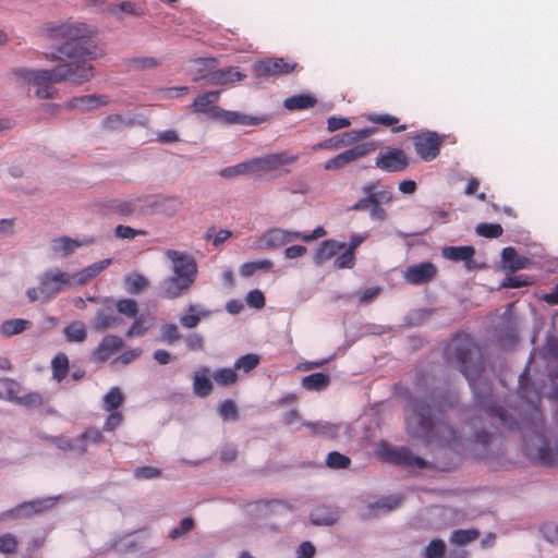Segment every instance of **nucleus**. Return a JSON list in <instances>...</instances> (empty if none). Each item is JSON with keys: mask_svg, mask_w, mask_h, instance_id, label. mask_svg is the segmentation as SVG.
Masks as SVG:
<instances>
[{"mask_svg": "<svg viewBox=\"0 0 558 558\" xmlns=\"http://www.w3.org/2000/svg\"><path fill=\"white\" fill-rule=\"evenodd\" d=\"M123 324L124 319L117 314L116 310L112 306H106L96 312L92 322V328L97 332H102L108 329L119 328Z\"/></svg>", "mask_w": 558, "mask_h": 558, "instance_id": "f3484780", "label": "nucleus"}, {"mask_svg": "<svg viewBox=\"0 0 558 558\" xmlns=\"http://www.w3.org/2000/svg\"><path fill=\"white\" fill-rule=\"evenodd\" d=\"M316 102L317 99L314 96L310 94H299L284 99L283 107L290 111L305 110L314 107Z\"/></svg>", "mask_w": 558, "mask_h": 558, "instance_id": "f704fd0d", "label": "nucleus"}, {"mask_svg": "<svg viewBox=\"0 0 558 558\" xmlns=\"http://www.w3.org/2000/svg\"><path fill=\"white\" fill-rule=\"evenodd\" d=\"M345 246L347 244L344 242H338L336 240H324L316 251L314 263L322 265L324 262L338 254V252L343 250Z\"/></svg>", "mask_w": 558, "mask_h": 558, "instance_id": "c756f323", "label": "nucleus"}, {"mask_svg": "<svg viewBox=\"0 0 558 558\" xmlns=\"http://www.w3.org/2000/svg\"><path fill=\"white\" fill-rule=\"evenodd\" d=\"M124 347L121 337L108 333L102 337L101 341L94 350L93 355L98 362H106L113 353L120 351Z\"/></svg>", "mask_w": 558, "mask_h": 558, "instance_id": "6ab92c4d", "label": "nucleus"}, {"mask_svg": "<svg viewBox=\"0 0 558 558\" xmlns=\"http://www.w3.org/2000/svg\"><path fill=\"white\" fill-rule=\"evenodd\" d=\"M179 326L174 323L165 324L160 328V340L167 344H173L182 339Z\"/></svg>", "mask_w": 558, "mask_h": 558, "instance_id": "09e8293b", "label": "nucleus"}, {"mask_svg": "<svg viewBox=\"0 0 558 558\" xmlns=\"http://www.w3.org/2000/svg\"><path fill=\"white\" fill-rule=\"evenodd\" d=\"M114 235L119 239L132 240L137 235H147V231L142 229H134L124 225H118L114 228Z\"/></svg>", "mask_w": 558, "mask_h": 558, "instance_id": "338daca9", "label": "nucleus"}, {"mask_svg": "<svg viewBox=\"0 0 558 558\" xmlns=\"http://www.w3.org/2000/svg\"><path fill=\"white\" fill-rule=\"evenodd\" d=\"M124 401V396L119 387H112L104 396V410L108 412L116 411Z\"/></svg>", "mask_w": 558, "mask_h": 558, "instance_id": "c03bdc74", "label": "nucleus"}, {"mask_svg": "<svg viewBox=\"0 0 558 558\" xmlns=\"http://www.w3.org/2000/svg\"><path fill=\"white\" fill-rule=\"evenodd\" d=\"M475 255V248L472 245L463 246H445L441 250V256L448 260L458 263L463 262L464 268L468 271L480 268V265L473 259Z\"/></svg>", "mask_w": 558, "mask_h": 558, "instance_id": "dca6fc26", "label": "nucleus"}, {"mask_svg": "<svg viewBox=\"0 0 558 558\" xmlns=\"http://www.w3.org/2000/svg\"><path fill=\"white\" fill-rule=\"evenodd\" d=\"M184 277L172 274V276L161 280L159 283L160 295L165 299H177L186 293L194 281Z\"/></svg>", "mask_w": 558, "mask_h": 558, "instance_id": "4468645a", "label": "nucleus"}, {"mask_svg": "<svg viewBox=\"0 0 558 558\" xmlns=\"http://www.w3.org/2000/svg\"><path fill=\"white\" fill-rule=\"evenodd\" d=\"M52 376L56 380L61 381L69 372V360L64 353L57 354L51 361Z\"/></svg>", "mask_w": 558, "mask_h": 558, "instance_id": "a18cd8bd", "label": "nucleus"}, {"mask_svg": "<svg viewBox=\"0 0 558 558\" xmlns=\"http://www.w3.org/2000/svg\"><path fill=\"white\" fill-rule=\"evenodd\" d=\"M65 340L70 343H82L87 338V331L85 325L81 320H74L70 323L63 329Z\"/></svg>", "mask_w": 558, "mask_h": 558, "instance_id": "e433bc0d", "label": "nucleus"}, {"mask_svg": "<svg viewBox=\"0 0 558 558\" xmlns=\"http://www.w3.org/2000/svg\"><path fill=\"white\" fill-rule=\"evenodd\" d=\"M181 340L184 341L185 348L189 351H204L205 349L204 337L198 332L183 335Z\"/></svg>", "mask_w": 558, "mask_h": 558, "instance_id": "680f3d73", "label": "nucleus"}, {"mask_svg": "<svg viewBox=\"0 0 558 558\" xmlns=\"http://www.w3.org/2000/svg\"><path fill=\"white\" fill-rule=\"evenodd\" d=\"M220 90H209L198 95L192 104L193 112L204 113L208 119L217 121L218 117H214L213 110L220 108L216 105L220 98Z\"/></svg>", "mask_w": 558, "mask_h": 558, "instance_id": "a211bd4d", "label": "nucleus"}, {"mask_svg": "<svg viewBox=\"0 0 558 558\" xmlns=\"http://www.w3.org/2000/svg\"><path fill=\"white\" fill-rule=\"evenodd\" d=\"M218 414L223 421H236L239 417L238 407L232 400L226 399L219 404Z\"/></svg>", "mask_w": 558, "mask_h": 558, "instance_id": "bf43d9fd", "label": "nucleus"}, {"mask_svg": "<svg viewBox=\"0 0 558 558\" xmlns=\"http://www.w3.org/2000/svg\"><path fill=\"white\" fill-rule=\"evenodd\" d=\"M377 149V144L374 141L360 143L350 149L342 151L327 160L324 165V169L327 171L342 169L345 166L367 156L368 154Z\"/></svg>", "mask_w": 558, "mask_h": 558, "instance_id": "39448f33", "label": "nucleus"}, {"mask_svg": "<svg viewBox=\"0 0 558 558\" xmlns=\"http://www.w3.org/2000/svg\"><path fill=\"white\" fill-rule=\"evenodd\" d=\"M59 498L60 496H52L21 502L20 505L29 506L21 511V519L31 518L34 514L41 513L44 510L52 508Z\"/></svg>", "mask_w": 558, "mask_h": 558, "instance_id": "2f4dec72", "label": "nucleus"}, {"mask_svg": "<svg viewBox=\"0 0 558 558\" xmlns=\"http://www.w3.org/2000/svg\"><path fill=\"white\" fill-rule=\"evenodd\" d=\"M132 119L122 114H110L106 117L101 125L105 130L120 131L132 123Z\"/></svg>", "mask_w": 558, "mask_h": 558, "instance_id": "de8ad7c7", "label": "nucleus"}, {"mask_svg": "<svg viewBox=\"0 0 558 558\" xmlns=\"http://www.w3.org/2000/svg\"><path fill=\"white\" fill-rule=\"evenodd\" d=\"M478 536V532L476 530H454L450 535V543L463 546L469 544L470 542L476 539Z\"/></svg>", "mask_w": 558, "mask_h": 558, "instance_id": "6e6d98bb", "label": "nucleus"}, {"mask_svg": "<svg viewBox=\"0 0 558 558\" xmlns=\"http://www.w3.org/2000/svg\"><path fill=\"white\" fill-rule=\"evenodd\" d=\"M403 498L400 495H389L368 502L366 505L367 513L365 517L375 518L383 513L391 512L400 507Z\"/></svg>", "mask_w": 558, "mask_h": 558, "instance_id": "aec40b11", "label": "nucleus"}, {"mask_svg": "<svg viewBox=\"0 0 558 558\" xmlns=\"http://www.w3.org/2000/svg\"><path fill=\"white\" fill-rule=\"evenodd\" d=\"M386 459L396 464L405 468L415 466L420 470L426 469L428 463L421 457L415 456L410 449L405 447L401 448H388L386 450Z\"/></svg>", "mask_w": 558, "mask_h": 558, "instance_id": "ddd939ff", "label": "nucleus"}, {"mask_svg": "<svg viewBox=\"0 0 558 558\" xmlns=\"http://www.w3.org/2000/svg\"><path fill=\"white\" fill-rule=\"evenodd\" d=\"M325 463L331 470H343L351 465V459L338 451H331L327 454Z\"/></svg>", "mask_w": 558, "mask_h": 558, "instance_id": "3c124183", "label": "nucleus"}, {"mask_svg": "<svg viewBox=\"0 0 558 558\" xmlns=\"http://www.w3.org/2000/svg\"><path fill=\"white\" fill-rule=\"evenodd\" d=\"M373 198L374 208L371 210V219L375 221H383L387 217L386 210L381 207L383 204H388L392 201V194L388 190L376 191Z\"/></svg>", "mask_w": 558, "mask_h": 558, "instance_id": "7c9ffc66", "label": "nucleus"}, {"mask_svg": "<svg viewBox=\"0 0 558 558\" xmlns=\"http://www.w3.org/2000/svg\"><path fill=\"white\" fill-rule=\"evenodd\" d=\"M32 322L23 318H13L4 320L0 326V333L3 337H12L22 333L32 327Z\"/></svg>", "mask_w": 558, "mask_h": 558, "instance_id": "c9c22d12", "label": "nucleus"}, {"mask_svg": "<svg viewBox=\"0 0 558 558\" xmlns=\"http://www.w3.org/2000/svg\"><path fill=\"white\" fill-rule=\"evenodd\" d=\"M296 63H288L283 58H269L254 63V73L259 77L288 74L293 71Z\"/></svg>", "mask_w": 558, "mask_h": 558, "instance_id": "9b49d317", "label": "nucleus"}, {"mask_svg": "<svg viewBox=\"0 0 558 558\" xmlns=\"http://www.w3.org/2000/svg\"><path fill=\"white\" fill-rule=\"evenodd\" d=\"M214 117H218L217 121H220L228 125H258L267 121L266 114L260 117H253L245 114L240 111H230L223 108H216L213 110Z\"/></svg>", "mask_w": 558, "mask_h": 558, "instance_id": "2eb2a0df", "label": "nucleus"}, {"mask_svg": "<svg viewBox=\"0 0 558 558\" xmlns=\"http://www.w3.org/2000/svg\"><path fill=\"white\" fill-rule=\"evenodd\" d=\"M436 274L437 268L433 263L422 262L407 267L403 278L412 286H421L433 280Z\"/></svg>", "mask_w": 558, "mask_h": 558, "instance_id": "f8f14e48", "label": "nucleus"}, {"mask_svg": "<svg viewBox=\"0 0 558 558\" xmlns=\"http://www.w3.org/2000/svg\"><path fill=\"white\" fill-rule=\"evenodd\" d=\"M56 36L63 39L61 44L51 45L46 59L60 62L52 69L33 70L16 68L15 77L37 87L36 96L41 99L53 98L49 86L62 82L75 85L89 82L94 77V68L88 63L104 53L88 36L85 24H64L56 31Z\"/></svg>", "mask_w": 558, "mask_h": 558, "instance_id": "f03ea898", "label": "nucleus"}, {"mask_svg": "<svg viewBox=\"0 0 558 558\" xmlns=\"http://www.w3.org/2000/svg\"><path fill=\"white\" fill-rule=\"evenodd\" d=\"M444 355L466 378L480 411L507 430H520L523 454L532 464L558 465V438L551 441L539 410L541 396L530 380L527 368L519 376V408H504L493 402L492 384L482 376L484 363L480 349L469 335H456L445 348Z\"/></svg>", "mask_w": 558, "mask_h": 558, "instance_id": "f257e3e1", "label": "nucleus"}, {"mask_svg": "<svg viewBox=\"0 0 558 558\" xmlns=\"http://www.w3.org/2000/svg\"><path fill=\"white\" fill-rule=\"evenodd\" d=\"M409 165L408 157L400 148H388L379 153L375 166L385 172H400Z\"/></svg>", "mask_w": 558, "mask_h": 558, "instance_id": "9d476101", "label": "nucleus"}, {"mask_svg": "<svg viewBox=\"0 0 558 558\" xmlns=\"http://www.w3.org/2000/svg\"><path fill=\"white\" fill-rule=\"evenodd\" d=\"M210 369L207 366H202L193 376V392L199 398H205L210 395L213 390V383L209 378Z\"/></svg>", "mask_w": 558, "mask_h": 558, "instance_id": "cd10ccee", "label": "nucleus"}, {"mask_svg": "<svg viewBox=\"0 0 558 558\" xmlns=\"http://www.w3.org/2000/svg\"><path fill=\"white\" fill-rule=\"evenodd\" d=\"M112 264V258H106L96 263H93L92 265L85 267L84 269L75 272L70 274V277H72V284L75 283L77 286H84L88 283L92 279H94L96 276H98L104 269L109 267Z\"/></svg>", "mask_w": 558, "mask_h": 558, "instance_id": "393cba45", "label": "nucleus"}, {"mask_svg": "<svg viewBox=\"0 0 558 558\" xmlns=\"http://www.w3.org/2000/svg\"><path fill=\"white\" fill-rule=\"evenodd\" d=\"M194 527V520L190 517L187 518H184L180 521L179 525L174 529H172L170 532H169V537L171 539H178L182 536H184L185 534H187L189 532H191Z\"/></svg>", "mask_w": 558, "mask_h": 558, "instance_id": "e2e57ef3", "label": "nucleus"}, {"mask_svg": "<svg viewBox=\"0 0 558 558\" xmlns=\"http://www.w3.org/2000/svg\"><path fill=\"white\" fill-rule=\"evenodd\" d=\"M133 323L125 332L126 338L143 337L151 327L144 314H138L132 318Z\"/></svg>", "mask_w": 558, "mask_h": 558, "instance_id": "37998d69", "label": "nucleus"}, {"mask_svg": "<svg viewBox=\"0 0 558 558\" xmlns=\"http://www.w3.org/2000/svg\"><path fill=\"white\" fill-rule=\"evenodd\" d=\"M14 403L34 409L43 404V397L39 392H29L23 397L17 396Z\"/></svg>", "mask_w": 558, "mask_h": 558, "instance_id": "69168bd1", "label": "nucleus"}, {"mask_svg": "<svg viewBox=\"0 0 558 558\" xmlns=\"http://www.w3.org/2000/svg\"><path fill=\"white\" fill-rule=\"evenodd\" d=\"M166 256L172 263V272L177 276L193 279L195 282L197 275V264L193 256L175 250H167Z\"/></svg>", "mask_w": 558, "mask_h": 558, "instance_id": "6e6552de", "label": "nucleus"}, {"mask_svg": "<svg viewBox=\"0 0 558 558\" xmlns=\"http://www.w3.org/2000/svg\"><path fill=\"white\" fill-rule=\"evenodd\" d=\"M72 286L70 274L53 267L38 276V287L28 288L26 296L29 303L41 301L49 302L61 293L66 287Z\"/></svg>", "mask_w": 558, "mask_h": 558, "instance_id": "20e7f679", "label": "nucleus"}, {"mask_svg": "<svg viewBox=\"0 0 558 558\" xmlns=\"http://www.w3.org/2000/svg\"><path fill=\"white\" fill-rule=\"evenodd\" d=\"M446 545L442 539L435 538L429 542L425 548V558H442L445 555Z\"/></svg>", "mask_w": 558, "mask_h": 558, "instance_id": "0e129e2a", "label": "nucleus"}, {"mask_svg": "<svg viewBox=\"0 0 558 558\" xmlns=\"http://www.w3.org/2000/svg\"><path fill=\"white\" fill-rule=\"evenodd\" d=\"M95 242L93 238H85L83 241L70 236H61L52 241L51 250L61 257L70 256L77 247L87 246Z\"/></svg>", "mask_w": 558, "mask_h": 558, "instance_id": "5701e85b", "label": "nucleus"}, {"mask_svg": "<svg viewBox=\"0 0 558 558\" xmlns=\"http://www.w3.org/2000/svg\"><path fill=\"white\" fill-rule=\"evenodd\" d=\"M148 286V279L136 271L130 272L124 277V288L130 294H140Z\"/></svg>", "mask_w": 558, "mask_h": 558, "instance_id": "4c0bfd02", "label": "nucleus"}, {"mask_svg": "<svg viewBox=\"0 0 558 558\" xmlns=\"http://www.w3.org/2000/svg\"><path fill=\"white\" fill-rule=\"evenodd\" d=\"M433 405L424 398L411 397L409 399L410 413L405 417L407 430L425 444H436L440 447H449L453 450L472 449L486 453L493 433L488 430L483 414L476 411L465 420L464 432L461 436L457 429L447 422L434 417V408L442 413L446 409L454 408L457 398L454 395L433 391L430 395Z\"/></svg>", "mask_w": 558, "mask_h": 558, "instance_id": "7ed1b4c3", "label": "nucleus"}, {"mask_svg": "<svg viewBox=\"0 0 558 558\" xmlns=\"http://www.w3.org/2000/svg\"><path fill=\"white\" fill-rule=\"evenodd\" d=\"M413 146L417 156L424 161L436 159L442 145V136L434 131H425L413 136Z\"/></svg>", "mask_w": 558, "mask_h": 558, "instance_id": "423d86ee", "label": "nucleus"}, {"mask_svg": "<svg viewBox=\"0 0 558 558\" xmlns=\"http://www.w3.org/2000/svg\"><path fill=\"white\" fill-rule=\"evenodd\" d=\"M114 310L118 315L133 318L138 315L137 302L133 299H120L114 304Z\"/></svg>", "mask_w": 558, "mask_h": 558, "instance_id": "49530a36", "label": "nucleus"}, {"mask_svg": "<svg viewBox=\"0 0 558 558\" xmlns=\"http://www.w3.org/2000/svg\"><path fill=\"white\" fill-rule=\"evenodd\" d=\"M330 384V376L325 373H314L302 378V387L310 391H322Z\"/></svg>", "mask_w": 558, "mask_h": 558, "instance_id": "58836bf2", "label": "nucleus"}, {"mask_svg": "<svg viewBox=\"0 0 558 558\" xmlns=\"http://www.w3.org/2000/svg\"><path fill=\"white\" fill-rule=\"evenodd\" d=\"M300 238L301 232L299 231L271 228L257 239L256 247L263 250H275Z\"/></svg>", "mask_w": 558, "mask_h": 558, "instance_id": "0eeeda50", "label": "nucleus"}, {"mask_svg": "<svg viewBox=\"0 0 558 558\" xmlns=\"http://www.w3.org/2000/svg\"><path fill=\"white\" fill-rule=\"evenodd\" d=\"M218 174L225 179H230L239 175L255 174L253 160L251 158L234 166L226 167L221 169L218 172Z\"/></svg>", "mask_w": 558, "mask_h": 558, "instance_id": "ea45409f", "label": "nucleus"}, {"mask_svg": "<svg viewBox=\"0 0 558 558\" xmlns=\"http://www.w3.org/2000/svg\"><path fill=\"white\" fill-rule=\"evenodd\" d=\"M478 235L489 239L498 238L502 234L504 229L499 223H478L475 228Z\"/></svg>", "mask_w": 558, "mask_h": 558, "instance_id": "052dcab7", "label": "nucleus"}, {"mask_svg": "<svg viewBox=\"0 0 558 558\" xmlns=\"http://www.w3.org/2000/svg\"><path fill=\"white\" fill-rule=\"evenodd\" d=\"M501 262L504 268H508L512 271L521 270L526 268L529 259L523 256H519L515 248L507 246L501 252Z\"/></svg>", "mask_w": 558, "mask_h": 558, "instance_id": "473e14b6", "label": "nucleus"}, {"mask_svg": "<svg viewBox=\"0 0 558 558\" xmlns=\"http://www.w3.org/2000/svg\"><path fill=\"white\" fill-rule=\"evenodd\" d=\"M214 380L221 386L228 387L232 386L238 380V374L235 373L234 367L229 368H219L213 373Z\"/></svg>", "mask_w": 558, "mask_h": 558, "instance_id": "8fccbe9b", "label": "nucleus"}, {"mask_svg": "<svg viewBox=\"0 0 558 558\" xmlns=\"http://www.w3.org/2000/svg\"><path fill=\"white\" fill-rule=\"evenodd\" d=\"M17 538L12 533H5L0 535V553L13 554L17 548Z\"/></svg>", "mask_w": 558, "mask_h": 558, "instance_id": "774afa93", "label": "nucleus"}, {"mask_svg": "<svg viewBox=\"0 0 558 558\" xmlns=\"http://www.w3.org/2000/svg\"><path fill=\"white\" fill-rule=\"evenodd\" d=\"M108 210L121 217H128L135 213V201L111 199L108 202Z\"/></svg>", "mask_w": 558, "mask_h": 558, "instance_id": "79ce46f5", "label": "nucleus"}, {"mask_svg": "<svg viewBox=\"0 0 558 558\" xmlns=\"http://www.w3.org/2000/svg\"><path fill=\"white\" fill-rule=\"evenodd\" d=\"M259 356L254 353H247L241 357H239L234 362L235 371H243L244 373H248L254 369L259 364Z\"/></svg>", "mask_w": 558, "mask_h": 558, "instance_id": "13d9d810", "label": "nucleus"}, {"mask_svg": "<svg viewBox=\"0 0 558 558\" xmlns=\"http://www.w3.org/2000/svg\"><path fill=\"white\" fill-rule=\"evenodd\" d=\"M246 75L236 70V68L228 66L225 69H214V71L206 76V84L215 86H223L243 81Z\"/></svg>", "mask_w": 558, "mask_h": 558, "instance_id": "412c9836", "label": "nucleus"}, {"mask_svg": "<svg viewBox=\"0 0 558 558\" xmlns=\"http://www.w3.org/2000/svg\"><path fill=\"white\" fill-rule=\"evenodd\" d=\"M339 515L336 509L326 506L314 508L310 514V521L313 525L329 526L337 522Z\"/></svg>", "mask_w": 558, "mask_h": 558, "instance_id": "c85d7f7f", "label": "nucleus"}, {"mask_svg": "<svg viewBox=\"0 0 558 558\" xmlns=\"http://www.w3.org/2000/svg\"><path fill=\"white\" fill-rule=\"evenodd\" d=\"M303 426H306L312 436L322 437L325 439H335L339 435L340 425L325 422V421H317V422H310L304 421L302 422Z\"/></svg>", "mask_w": 558, "mask_h": 558, "instance_id": "bb28decb", "label": "nucleus"}, {"mask_svg": "<svg viewBox=\"0 0 558 558\" xmlns=\"http://www.w3.org/2000/svg\"><path fill=\"white\" fill-rule=\"evenodd\" d=\"M161 64V61L154 57H135L129 60L128 66L130 70H146L154 69Z\"/></svg>", "mask_w": 558, "mask_h": 558, "instance_id": "864d4df0", "label": "nucleus"}, {"mask_svg": "<svg viewBox=\"0 0 558 558\" xmlns=\"http://www.w3.org/2000/svg\"><path fill=\"white\" fill-rule=\"evenodd\" d=\"M217 66L218 60L216 58L203 57L191 60L187 71L190 75H192V81H204L206 83V76L210 74Z\"/></svg>", "mask_w": 558, "mask_h": 558, "instance_id": "4be33fe9", "label": "nucleus"}, {"mask_svg": "<svg viewBox=\"0 0 558 558\" xmlns=\"http://www.w3.org/2000/svg\"><path fill=\"white\" fill-rule=\"evenodd\" d=\"M52 442L63 451H74L80 454H83L81 445L78 444L77 437L69 438L65 436H53L51 438Z\"/></svg>", "mask_w": 558, "mask_h": 558, "instance_id": "5fc2aeb1", "label": "nucleus"}, {"mask_svg": "<svg viewBox=\"0 0 558 558\" xmlns=\"http://www.w3.org/2000/svg\"><path fill=\"white\" fill-rule=\"evenodd\" d=\"M107 104L106 96L86 95L74 97L68 102L70 108H78L82 110H92Z\"/></svg>", "mask_w": 558, "mask_h": 558, "instance_id": "72a5a7b5", "label": "nucleus"}, {"mask_svg": "<svg viewBox=\"0 0 558 558\" xmlns=\"http://www.w3.org/2000/svg\"><path fill=\"white\" fill-rule=\"evenodd\" d=\"M21 391V385L12 378H0V399L15 402V399Z\"/></svg>", "mask_w": 558, "mask_h": 558, "instance_id": "a19ab883", "label": "nucleus"}, {"mask_svg": "<svg viewBox=\"0 0 558 558\" xmlns=\"http://www.w3.org/2000/svg\"><path fill=\"white\" fill-rule=\"evenodd\" d=\"M298 159V155L284 151L252 158L255 173L275 171L282 166L294 163Z\"/></svg>", "mask_w": 558, "mask_h": 558, "instance_id": "1a4fd4ad", "label": "nucleus"}, {"mask_svg": "<svg viewBox=\"0 0 558 558\" xmlns=\"http://www.w3.org/2000/svg\"><path fill=\"white\" fill-rule=\"evenodd\" d=\"M272 267V262L269 259H262L256 262L244 263L240 267V275L242 277H251L258 270H269Z\"/></svg>", "mask_w": 558, "mask_h": 558, "instance_id": "603ef678", "label": "nucleus"}, {"mask_svg": "<svg viewBox=\"0 0 558 558\" xmlns=\"http://www.w3.org/2000/svg\"><path fill=\"white\" fill-rule=\"evenodd\" d=\"M104 438L102 433L97 428H88L77 436L78 444L83 447L82 452L85 453L89 444H99Z\"/></svg>", "mask_w": 558, "mask_h": 558, "instance_id": "4d7b16f0", "label": "nucleus"}, {"mask_svg": "<svg viewBox=\"0 0 558 558\" xmlns=\"http://www.w3.org/2000/svg\"><path fill=\"white\" fill-rule=\"evenodd\" d=\"M211 312L199 304H190L179 316V323L186 329L196 328L201 320L209 317Z\"/></svg>", "mask_w": 558, "mask_h": 558, "instance_id": "b1692460", "label": "nucleus"}, {"mask_svg": "<svg viewBox=\"0 0 558 558\" xmlns=\"http://www.w3.org/2000/svg\"><path fill=\"white\" fill-rule=\"evenodd\" d=\"M143 201L146 203V209L143 210L145 214L172 215L179 207V203L174 198L147 196L144 197Z\"/></svg>", "mask_w": 558, "mask_h": 558, "instance_id": "a878e982", "label": "nucleus"}]
</instances>
